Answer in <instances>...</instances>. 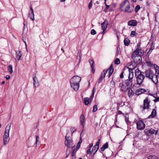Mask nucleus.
Instances as JSON below:
<instances>
[{"mask_svg": "<svg viewBox=\"0 0 159 159\" xmlns=\"http://www.w3.org/2000/svg\"><path fill=\"white\" fill-rule=\"evenodd\" d=\"M129 68V71L128 79L125 80L123 82L122 85H119L121 87V90L122 92H125L131 87L133 84V78L134 77V68Z\"/></svg>", "mask_w": 159, "mask_h": 159, "instance_id": "nucleus-1", "label": "nucleus"}, {"mask_svg": "<svg viewBox=\"0 0 159 159\" xmlns=\"http://www.w3.org/2000/svg\"><path fill=\"white\" fill-rule=\"evenodd\" d=\"M133 7L128 0H125L120 5L121 11L127 13L131 12L133 10Z\"/></svg>", "mask_w": 159, "mask_h": 159, "instance_id": "nucleus-2", "label": "nucleus"}, {"mask_svg": "<svg viewBox=\"0 0 159 159\" xmlns=\"http://www.w3.org/2000/svg\"><path fill=\"white\" fill-rule=\"evenodd\" d=\"M136 53L135 52H134L131 57L135 63L139 64L142 61V57L138 55L135 54Z\"/></svg>", "mask_w": 159, "mask_h": 159, "instance_id": "nucleus-3", "label": "nucleus"}, {"mask_svg": "<svg viewBox=\"0 0 159 159\" xmlns=\"http://www.w3.org/2000/svg\"><path fill=\"white\" fill-rule=\"evenodd\" d=\"M65 145L68 148H71L73 146L72 145V140L70 137L67 136H65Z\"/></svg>", "mask_w": 159, "mask_h": 159, "instance_id": "nucleus-4", "label": "nucleus"}, {"mask_svg": "<svg viewBox=\"0 0 159 159\" xmlns=\"http://www.w3.org/2000/svg\"><path fill=\"white\" fill-rule=\"evenodd\" d=\"M150 101H149L148 98H146L143 101V106H141L143 108V111L145 109H148L149 108L150 105Z\"/></svg>", "mask_w": 159, "mask_h": 159, "instance_id": "nucleus-5", "label": "nucleus"}, {"mask_svg": "<svg viewBox=\"0 0 159 159\" xmlns=\"http://www.w3.org/2000/svg\"><path fill=\"white\" fill-rule=\"evenodd\" d=\"M135 77L136 78L137 84L138 85L141 84L144 81L145 77V75L143 74H141Z\"/></svg>", "mask_w": 159, "mask_h": 159, "instance_id": "nucleus-6", "label": "nucleus"}, {"mask_svg": "<svg viewBox=\"0 0 159 159\" xmlns=\"http://www.w3.org/2000/svg\"><path fill=\"white\" fill-rule=\"evenodd\" d=\"M81 80V78L78 76H74L70 80V83H73L75 84H79V82Z\"/></svg>", "mask_w": 159, "mask_h": 159, "instance_id": "nucleus-7", "label": "nucleus"}, {"mask_svg": "<svg viewBox=\"0 0 159 159\" xmlns=\"http://www.w3.org/2000/svg\"><path fill=\"white\" fill-rule=\"evenodd\" d=\"M136 124L137 128L139 130L143 129L145 127V125L142 120H139Z\"/></svg>", "mask_w": 159, "mask_h": 159, "instance_id": "nucleus-8", "label": "nucleus"}, {"mask_svg": "<svg viewBox=\"0 0 159 159\" xmlns=\"http://www.w3.org/2000/svg\"><path fill=\"white\" fill-rule=\"evenodd\" d=\"M145 75L146 77L150 79H152L154 74L151 70H147L145 72Z\"/></svg>", "mask_w": 159, "mask_h": 159, "instance_id": "nucleus-9", "label": "nucleus"}, {"mask_svg": "<svg viewBox=\"0 0 159 159\" xmlns=\"http://www.w3.org/2000/svg\"><path fill=\"white\" fill-rule=\"evenodd\" d=\"M100 143V139H99L98 141L96 143V145L93 147L92 150V152H94L93 154H95L98 151L99 147V144Z\"/></svg>", "mask_w": 159, "mask_h": 159, "instance_id": "nucleus-10", "label": "nucleus"}, {"mask_svg": "<svg viewBox=\"0 0 159 159\" xmlns=\"http://www.w3.org/2000/svg\"><path fill=\"white\" fill-rule=\"evenodd\" d=\"M107 70H104L102 71L101 73V77L98 80V82L99 83H100L101 82H102V80L105 78L106 73H107Z\"/></svg>", "mask_w": 159, "mask_h": 159, "instance_id": "nucleus-11", "label": "nucleus"}, {"mask_svg": "<svg viewBox=\"0 0 159 159\" xmlns=\"http://www.w3.org/2000/svg\"><path fill=\"white\" fill-rule=\"evenodd\" d=\"M11 124H8L6 126L4 135H9V131L11 128Z\"/></svg>", "mask_w": 159, "mask_h": 159, "instance_id": "nucleus-12", "label": "nucleus"}, {"mask_svg": "<svg viewBox=\"0 0 159 159\" xmlns=\"http://www.w3.org/2000/svg\"><path fill=\"white\" fill-rule=\"evenodd\" d=\"M10 138L9 135H3V143L4 145L7 144L9 142Z\"/></svg>", "mask_w": 159, "mask_h": 159, "instance_id": "nucleus-13", "label": "nucleus"}, {"mask_svg": "<svg viewBox=\"0 0 159 159\" xmlns=\"http://www.w3.org/2000/svg\"><path fill=\"white\" fill-rule=\"evenodd\" d=\"M108 22L107 20H105L104 21L102 24V29L103 31H105L107 28V27L108 25Z\"/></svg>", "mask_w": 159, "mask_h": 159, "instance_id": "nucleus-14", "label": "nucleus"}, {"mask_svg": "<svg viewBox=\"0 0 159 159\" xmlns=\"http://www.w3.org/2000/svg\"><path fill=\"white\" fill-rule=\"evenodd\" d=\"M137 22L135 20H131L128 22V25L132 26H136L137 25Z\"/></svg>", "mask_w": 159, "mask_h": 159, "instance_id": "nucleus-15", "label": "nucleus"}, {"mask_svg": "<svg viewBox=\"0 0 159 159\" xmlns=\"http://www.w3.org/2000/svg\"><path fill=\"white\" fill-rule=\"evenodd\" d=\"M71 87L75 91H77L78 89L80 84H75V83H70Z\"/></svg>", "mask_w": 159, "mask_h": 159, "instance_id": "nucleus-16", "label": "nucleus"}, {"mask_svg": "<svg viewBox=\"0 0 159 159\" xmlns=\"http://www.w3.org/2000/svg\"><path fill=\"white\" fill-rule=\"evenodd\" d=\"M134 52H136L135 54L138 55L141 57L143 54V51L141 49H139L138 48H137Z\"/></svg>", "mask_w": 159, "mask_h": 159, "instance_id": "nucleus-17", "label": "nucleus"}, {"mask_svg": "<svg viewBox=\"0 0 159 159\" xmlns=\"http://www.w3.org/2000/svg\"><path fill=\"white\" fill-rule=\"evenodd\" d=\"M89 61L91 65L92 72L93 73H94L95 71L94 68L95 64L94 61L93 60L91 59H89Z\"/></svg>", "mask_w": 159, "mask_h": 159, "instance_id": "nucleus-18", "label": "nucleus"}, {"mask_svg": "<svg viewBox=\"0 0 159 159\" xmlns=\"http://www.w3.org/2000/svg\"><path fill=\"white\" fill-rule=\"evenodd\" d=\"M157 114V112L156 110L155 109H153L152 111V113L150 115H149L148 117V118H152L155 117Z\"/></svg>", "mask_w": 159, "mask_h": 159, "instance_id": "nucleus-19", "label": "nucleus"}, {"mask_svg": "<svg viewBox=\"0 0 159 159\" xmlns=\"http://www.w3.org/2000/svg\"><path fill=\"white\" fill-rule=\"evenodd\" d=\"M107 70V71H109V74L108 77V78L110 77L112 75L114 71V69L113 68L112 65H111L109 67V68L107 70Z\"/></svg>", "mask_w": 159, "mask_h": 159, "instance_id": "nucleus-20", "label": "nucleus"}, {"mask_svg": "<svg viewBox=\"0 0 159 159\" xmlns=\"http://www.w3.org/2000/svg\"><path fill=\"white\" fill-rule=\"evenodd\" d=\"M146 91L145 89H137L136 92L135 93L137 95H139L142 93H144Z\"/></svg>", "mask_w": 159, "mask_h": 159, "instance_id": "nucleus-21", "label": "nucleus"}, {"mask_svg": "<svg viewBox=\"0 0 159 159\" xmlns=\"http://www.w3.org/2000/svg\"><path fill=\"white\" fill-rule=\"evenodd\" d=\"M33 80L34 81V85L36 87V86H38L39 85V82L37 78L35 76L33 78Z\"/></svg>", "mask_w": 159, "mask_h": 159, "instance_id": "nucleus-22", "label": "nucleus"}, {"mask_svg": "<svg viewBox=\"0 0 159 159\" xmlns=\"http://www.w3.org/2000/svg\"><path fill=\"white\" fill-rule=\"evenodd\" d=\"M158 75H154V77L152 79H151V80L152 81V82L155 84H156L158 83V79L157 78Z\"/></svg>", "mask_w": 159, "mask_h": 159, "instance_id": "nucleus-23", "label": "nucleus"}, {"mask_svg": "<svg viewBox=\"0 0 159 159\" xmlns=\"http://www.w3.org/2000/svg\"><path fill=\"white\" fill-rule=\"evenodd\" d=\"M108 143L107 142L105 143L101 148V150L102 151H103L105 150L108 148Z\"/></svg>", "mask_w": 159, "mask_h": 159, "instance_id": "nucleus-24", "label": "nucleus"}, {"mask_svg": "<svg viewBox=\"0 0 159 159\" xmlns=\"http://www.w3.org/2000/svg\"><path fill=\"white\" fill-rule=\"evenodd\" d=\"M84 115H82L80 116V122L83 127L84 125Z\"/></svg>", "mask_w": 159, "mask_h": 159, "instance_id": "nucleus-25", "label": "nucleus"}, {"mask_svg": "<svg viewBox=\"0 0 159 159\" xmlns=\"http://www.w3.org/2000/svg\"><path fill=\"white\" fill-rule=\"evenodd\" d=\"M16 57H18L17 59L18 61L20 60V58L22 56V53L20 51H17L16 52Z\"/></svg>", "mask_w": 159, "mask_h": 159, "instance_id": "nucleus-26", "label": "nucleus"}, {"mask_svg": "<svg viewBox=\"0 0 159 159\" xmlns=\"http://www.w3.org/2000/svg\"><path fill=\"white\" fill-rule=\"evenodd\" d=\"M130 42V41L128 38H126L125 39L124 42L125 45L126 46H128Z\"/></svg>", "mask_w": 159, "mask_h": 159, "instance_id": "nucleus-27", "label": "nucleus"}, {"mask_svg": "<svg viewBox=\"0 0 159 159\" xmlns=\"http://www.w3.org/2000/svg\"><path fill=\"white\" fill-rule=\"evenodd\" d=\"M29 16L32 20H34V12L32 13V12L29 11Z\"/></svg>", "mask_w": 159, "mask_h": 159, "instance_id": "nucleus-28", "label": "nucleus"}, {"mask_svg": "<svg viewBox=\"0 0 159 159\" xmlns=\"http://www.w3.org/2000/svg\"><path fill=\"white\" fill-rule=\"evenodd\" d=\"M141 74H142V72L139 70L138 68H137L135 70V76H136Z\"/></svg>", "mask_w": 159, "mask_h": 159, "instance_id": "nucleus-29", "label": "nucleus"}, {"mask_svg": "<svg viewBox=\"0 0 159 159\" xmlns=\"http://www.w3.org/2000/svg\"><path fill=\"white\" fill-rule=\"evenodd\" d=\"M148 132L149 133L151 134H155V135H156L157 133V131L155 130L152 129H151L149 130Z\"/></svg>", "mask_w": 159, "mask_h": 159, "instance_id": "nucleus-30", "label": "nucleus"}, {"mask_svg": "<svg viewBox=\"0 0 159 159\" xmlns=\"http://www.w3.org/2000/svg\"><path fill=\"white\" fill-rule=\"evenodd\" d=\"M154 44L153 43H152V44L151 45V47L149 49L148 53H149L150 54L152 51V50L154 49Z\"/></svg>", "mask_w": 159, "mask_h": 159, "instance_id": "nucleus-31", "label": "nucleus"}, {"mask_svg": "<svg viewBox=\"0 0 159 159\" xmlns=\"http://www.w3.org/2000/svg\"><path fill=\"white\" fill-rule=\"evenodd\" d=\"M134 94L133 90L131 89H129L128 91V95L129 97L133 95Z\"/></svg>", "mask_w": 159, "mask_h": 159, "instance_id": "nucleus-32", "label": "nucleus"}, {"mask_svg": "<svg viewBox=\"0 0 159 159\" xmlns=\"http://www.w3.org/2000/svg\"><path fill=\"white\" fill-rule=\"evenodd\" d=\"M89 99L88 98H85L84 99V102L85 105H87L89 103Z\"/></svg>", "mask_w": 159, "mask_h": 159, "instance_id": "nucleus-33", "label": "nucleus"}, {"mask_svg": "<svg viewBox=\"0 0 159 159\" xmlns=\"http://www.w3.org/2000/svg\"><path fill=\"white\" fill-rule=\"evenodd\" d=\"M8 70H9V72L11 74L12 73L13 71V69H12V66L11 65H9L8 66Z\"/></svg>", "mask_w": 159, "mask_h": 159, "instance_id": "nucleus-34", "label": "nucleus"}, {"mask_svg": "<svg viewBox=\"0 0 159 159\" xmlns=\"http://www.w3.org/2000/svg\"><path fill=\"white\" fill-rule=\"evenodd\" d=\"M148 159H158V158L155 156H150L148 157Z\"/></svg>", "mask_w": 159, "mask_h": 159, "instance_id": "nucleus-35", "label": "nucleus"}, {"mask_svg": "<svg viewBox=\"0 0 159 159\" xmlns=\"http://www.w3.org/2000/svg\"><path fill=\"white\" fill-rule=\"evenodd\" d=\"M137 34L136 33V32L135 31H132L131 32L130 35L131 37H132L136 36Z\"/></svg>", "mask_w": 159, "mask_h": 159, "instance_id": "nucleus-36", "label": "nucleus"}, {"mask_svg": "<svg viewBox=\"0 0 159 159\" xmlns=\"http://www.w3.org/2000/svg\"><path fill=\"white\" fill-rule=\"evenodd\" d=\"M115 63L116 64H119L120 63V61L119 59L118 58H116L114 61Z\"/></svg>", "mask_w": 159, "mask_h": 159, "instance_id": "nucleus-37", "label": "nucleus"}, {"mask_svg": "<svg viewBox=\"0 0 159 159\" xmlns=\"http://www.w3.org/2000/svg\"><path fill=\"white\" fill-rule=\"evenodd\" d=\"M125 121L127 125H129L130 124V122L129 120L128 117H127L126 116H125Z\"/></svg>", "mask_w": 159, "mask_h": 159, "instance_id": "nucleus-38", "label": "nucleus"}, {"mask_svg": "<svg viewBox=\"0 0 159 159\" xmlns=\"http://www.w3.org/2000/svg\"><path fill=\"white\" fill-rule=\"evenodd\" d=\"M140 9V6L139 5H137L135 7V10L136 12H137Z\"/></svg>", "mask_w": 159, "mask_h": 159, "instance_id": "nucleus-39", "label": "nucleus"}, {"mask_svg": "<svg viewBox=\"0 0 159 159\" xmlns=\"http://www.w3.org/2000/svg\"><path fill=\"white\" fill-rule=\"evenodd\" d=\"M98 110L97 106V105H95L93 106V112H94Z\"/></svg>", "mask_w": 159, "mask_h": 159, "instance_id": "nucleus-40", "label": "nucleus"}, {"mask_svg": "<svg viewBox=\"0 0 159 159\" xmlns=\"http://www.w3.org/2000/svg\"><path fill=\"white\" fill-rule=\"evenodd\" d=\"M72 159H75V150H74L73 151V152L72 153Z\"/></svg>", "mask_w": 159, "mask_h": 159, "instance_id": "nucleus-41", "label": "nucleus"}, {"mask_svg": "<svg viewBox=\"0 0 159 159\" xmlns=\"http://www.w3.org/2000/svg\"><path fill=\"white\" fill-rule=\"evenodd\" d=\"M70 130L71 132L72 133H73L74 132H75L76 131V129L75 127H71L70 128Z\"/></svg>", "mask_w": 159, "mask_h": 159, "instance_id": "nucleus-42", "label": "nucleus"}, {"mask_svg": "<svg viewBox=\"0 0 159 159\" xmlns=\"http://www.w3.org/2000/svg\"><path fill=\"white\" fill-rule=\"evenodd\" d=\"M157 69H156V75H158V76H159V67H157Z\"/></svg>", "mask_w": 159, "mask_h": 159, "instance_id": "nucleus-43", "label": "nucleus"}, {"mask_svg": "<svg viewBox=\"0 0 159 159\" xmlns=\"http://www.w3.org/2000/svg\"><path fill=\"white\" fill-rule=\"evenodd\" d=\"M96 33V31L94 29H92L91 31V34L92 35H94Z\"/></svg>", "mask_w": 159, "mask_h": 159, "instance_id": "nucleus-44", "label": "nucleus"}, {"mask_svg": "<svg viewBox=\"0 0 159 159\" xmlns=\"http://www.w3.org/2000/svg\"><path fill=\"white\" fill-rule=\"evenodd\" d=\"M92 5H93L92 2V1H91L89 3V6H88L89 9H90L92 7Z\"/></svg>", "mask_w": 159, "mask_h": 159, "instance_id": "nucleus-45", "label": "nucleus"}, {"mask_svg": "<svg viewBox=\"0 0 159 159\" xmlns=\"http://www.w3.org/2000/svg\"><path fill=\"white\" fill-rule=\"evenodd\" d=\"M39 138L38 135H36V142L35 143L36 145L37 144V142L39 140Z\"/></svg>", "mask_w": 159, "mask_h": 159, "instance_id": "nucleus-46", "label": "nucleus"}, {"mask_svg": "<svg viewBox=\"0 0 159 159\" xmlns=\"http://www.w3.org/2000/svg\"><path fill=\"white\" fill-rule=\"evenodd\" d=\"M114 78V76L113 75V77H112V80L110 82L111 84L113 85H115V83L113 80V79Z\"/></svg>", "mask_w": 159, "mask_h": 159, "instance_id": "nucleus-47", "label": "nucleus"}, {"mask_svg": "<svg viewBox=\"0 0 159 159\" xmlns=\"http://www.w3.org/2000/svg\"><path fill=\"white\" fill-rule=\"evenodd\" d=\"M91 148H90L89 149H88L87 151V153L88 154H91Z\"/></svg>", "mask_w": 159, "mask_h": 159, "instance_id": "nucleus-48", "label": "nucleus"}, {"mask_svg": "<svg viewBox=\"0 0 159 159\" xmlns=\"http://www.w3.org/2000/svg\"><path fill=\"white\" fill-rule=\"evenodd\" d=\"M153 101L154 102H157L158 101H159V97H158L157 98L153 100Z\"/></svg>", "mask_w": 159, "mask_h": 159, "instance_id": "nucleus-49", "label": "nucleus"}, {"mask_svg": "<svg viewBox=\"0 0 159 159\" xmlns=\"http://www.w3.org/2000/svg\"><path fill=\"white\" fill-rule=\"evenodd\" d=\"M123 71L120 74V78L121 79H122L124 77V75H123Z\"/></svg>", "mask_w": 159, "mask_h": 159, "instance_id": "nucleus-50", "label": "nucleus"}, {"mask_svg": "<svg viewBox=\"0 0 159 159\" xmlns=\"http://www.w3.org/2000/svg\"><path fill=\"white\" fill-rule=\"evenodd\" d=\"M5 77L7 80H8L10 79V76L9 75H6V76Z\"/></svg>", "mask_w": 159, "mask_h": 159, "instance_id": "nucleus-51", "label": "nucleus"}, {"mask_svg": "<svg viewBox=\"0 0 159 159\" xmlns=\"http://www.w3.org/2000/svg\"><path fill=\"white\" fill-rule=\"evenodd\" d=\"M80 144L78 143L77 144V148L76 151H77V150L80 148Z\"/></svg>", "mask_w": 159, "mask_h": 159, "instance_id": "nucleus-52", "label": "nucleus"}, {"mask_svg": "<svg viewBox=\"0 0 159 159\" xmlns=\"http://www.w3.org/2000/svg\"><path fill=\"white\" fill-rule=\"evenodd\" d=\"M94 93L92 94L91 95L90 97V98L91 100H92V99H93V97H94Z\"/></svg>", "mask_w": 159, "mask_h": 159, "instance_id": "nucleus-53", "label": "nucleus"}, {"mask_svg": "<svg viewBox=\"0 0 159 159\" xmlns=\"http://www.w3.org/2000/svg\"><path fill=\"white\" fill-rule=\"evenodd\" d=\"M29 11L32 12V13L33 12H34L33 10V9L32 8L31 5L30 10Z\"/></svg>", "mask_w": 159, "mask_h": 159, "instance_id": "nucleus-54", "label": "nucleus"}, {"mask_svg": "<svg viewBox=\"0 0 159 159\" xmlns=\"http://www.w3.org/2000/svg\"><path fill=\"white\" fill-rule=\"evenodd\" d=\"M149 95H150L152 96H153L154 98H155L156 97V96H157V94H152L150 93L149 94Z\"/></svg>", "mask_w": 159, "mask_h": 159, "instance_id": "nucleus-55", "label": "nucleus"}, {"mask_svg": "<svg viewBox=\"0 0 159 159\" xmlns=\"http://www.w3.org/2000/svg\"><path fill=\"white\" fill-rule=\"evenodd\" d=\"M82 142V139L81 137H80V140L79 142H78V143L81 144V143Z\"/></svg>", "mask_w": 159, "mask_h": 159, "instance_id": "nucleus-56", "label": "nucleus"}, {"mask_svg": "<svg viewBox=\"0 0 159 159\" xmlns=\"http://www.w3.org/2000/svg\"><path fill=\"white\" fill-rule=\"evenodd\" d=\"M105 5L106 6V8L107 9H108L109 8V7H110V6L109 5H107L106 4V2H105Z\"/></svg>", "mask_w": 159, "mask_h": 159, "instance_id": "nucleus-57", "label": "nucleus"}, {"mask_svg": "<svg viewBox=\"0 0 159 159\" xmlns=\"http://www.w3.org/2000/svg\"><path fill=\"white\" fill-rule=\"evenodd\" d=\"M23 25H24V27H23V31H24L25 28V22H23Z\"/></svg>", "mask_w": 159, "mask_h": 159, "instance_id": "nucleus-58", "label": "nucleus"}, {"mask_svg": "<svg viewBox=\"0 0 159 159\" xmlns=\"http://www.w3.org/2000/svg\"><path fill=\"white\" fill-rule=\"evenodd\" d=\"M95 90H95V88L94 87L93 89V92H92V93H94V92L95 91Z\"/></svg>", "mask_w": 159, "mask_h": 159, "instance_id": "nucleus-59", "label": "nucleus"}, {"mask_svg": "<svg viewBox=\"0 0 159 159\" xmlns=\"http://www.w3.org/2000/svg\"><path fill=\"white\" fill-rule=\"evenodd\" d=\"M147 63L148 65L150 66L152 65V64L150 62L147 61Z\"/></svg>", "mask_w": 159, "mask_h": 159, "instance_id": "nucleus-60", "label": "nucleus"}, {"mask_svg": "<svg viewBox=\"0 0 159 159\" xmlns=\"http://www.w3.org/2000/svg\"><path fill=\"white\" fill-rule=\"evenodd\" d=\"M149 4H150V3L149 2H148V1L147 2H146V5L147 6H149Z\"/></svg>", "mask_w": 159, "mask_h": 159, "instance_id": "nucleus-61", "label": "nucleus"}, {"mask_svg": "<svg viewBox=\"0 0 159 159\" xmlns=\"http://www.w3.org/2000/svg\"><path fill=\"white\" fill-rule=\"evenodd\" d=\"M93 146V143H91L90 145H89V148H91V147H92Z\"/></svg>", "mask_w": 159, "mask_h": 159, "instance_id": "nucleus-62", "label": "nucleus"}, {"mask_svg": "<svg viewBox=\"0 0 159 159\" xmlns=\"http://www.w3.org/2000/svg\"><path fill=\"white\" fill-rule=\"evenodd\" d=\"M154 67L155 68V70H156V69H157V67H158L157 66V65H154Z\"/></svg>", "mask_w": 159, "mask_h": 159, "instance_id": "nucleus-63", "label": "nucleus"}, {"mask_svg": "<svg viewBox=\"0 0 159 159\" xmlns=\"http://www.w3.org/2000/svg\"><path fill=\"white\" fill-rule=\"evenodd\" d=\"M83 131H82L80 133V137H81V136L84 134Z\"/></svg>", "mask_w": 159, "mask_h": 159, "instance_id": "nucleus-64", "label": "nucleus"}]
</instances>
